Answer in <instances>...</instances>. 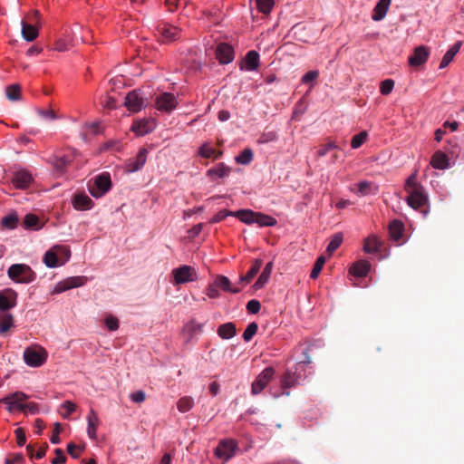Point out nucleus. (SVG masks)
<instances>
[{"mask_svg":"<svg viewBox=\"0 0 464 464\" xmlns=\"http://www.w3.org/2000/svg\"><path fill=\"white\" fill-rule=\"evenodd\" d=\"M203 331V324H199L195 320L189 321L184 326V332L187 333L189 336V339L193 338L195 335L201 334Z\"/></svg>","mask_w":464,"mask_h":464,"instance_id":"4c0bfd02","label":"nucleus"},{"mask_svg":"<svg viewBox=\"0 0 464 464\" xmlns=\"http://www.w3.org/2000/svg\"><path fill=\"white\" fill-rule=\"evenodd\" d=\"M62 430H63V428H62L61 423L55 422L54 426H53V435L51 436V439H50V440L53 444L60 443L61 440H60L59 434L61 433Z\"/></svg>","mask_w":464,"mask_h":464,"instance_id":"052dcab7","label":"nucleus"},{"mask_svg":"<svg viewBox=\"0 0 464 464\" xmlns=\"http://www.w3.org/2000/svg\"><path fill=\"white\" fill-rule=\"evenodd\" d=\"M343 242V234L335 233L332 238L330 243L327 246L326 252L332 255L342 244Z\"/></svg>","mask_w":464,"mask_h":464,"instance_id":"49530a36","label":"nucleus"},{"mask_svg":"<svg viewBox=\"0 0 464 464\" xmlns=\"http://www.w3.org/2000/svg\"><path fill=\"white\" fill-rule=\"evenodd\" d=\"M171 274L173 276V283L175 285H182L188 282H193L198 277L196 269L187 265L173 269Z\"/></svg>","mask_w":464,"mask_h":464,"instance_id":"20e7f679","label":"nucleus"},{"mask_svg":"<svg viewBox=\"0 0 464 464\" xmlns=\"http://www.w3.org/2000/svg\"><path fill=\"white\" fill-rule=\"evenodd\" d=\"M430 164L434 169H445L449 166V158L444 152L438 150L433 154Z\"/></svg>","mask_w":464,"mask_h":464,"instance_id":"b1692460","label":"nucleus"},{"mask_svg":"<svg viewBox=\"0 0 464 464\" xmlns=\"http://www.w3.org/2000/svg\"><path fill=\"white\" fill-rule=\"evenodd\" d=\"M257 9L263 14H269L274 5V0H256Z\"/></svg>","mask_w":464,"mask_h":464,"instance_id":"603ef678","label":"nucleus"},{"mask_svg":"<svg viewBox=\"0 0 464 464\" xmlns=\"http://www.w3.org/2000/svg\"><path fill=\"white\" fill-rule=\"evenodd\" d=\"M338 147L334 142H328L325 145H322L318 150L317 154L320 157L325 156L329 151L336 150Z\"/></svg>","mask_w":464,"mask_h":464,"instance_id":"bf43d9fd","label":"nucleus"},{"mask_svg":"<svg viewBox=\"0 0 464 464\" xmlns=\"http://www.w3.org/2000/svg\"><path fill=\"white\" fill-rule=\"evenodd\" d=\"M261 304L257 300H250L246 304V309L250 314H257L260 311Z\"/></svg>","mask_w":464,"mask_h":464,"instance_id":"e2e57ef3","label":"nucleus"},{"mask_svg":"<svg viewBox=\"0 0 464 464\" xmlns=\"http://www.w3.org/2000/svg\"><path fill=\"white\" fill-rule=\"evenodd\" d=\"M217 333L222 339H230L237 334L236 324L234 323H226L218 327Z\"/></svg>","mask_w":464,"mask_h":464,"instance_id":"cd10ccee","label":"nucleus"},{"mask_svg":"<svg viewBox=\"0 0 464 464\" xmlns=\"http://www.w3.org/2000/svg\"><path fill=\"white\" fill-rule=\"evenodd\" d=\"M198 155L205 159L214 158L218 159L222 156L223 152L221 150H216L213 148L208 147L207 143H204L199 149H198Z\"/></svg>","mask_w":464,"mask_h":464,"instance_id":"e433bc0d","label":"nucleus"},{"mask_svg":"<svg viewBox=\"0 0 464 464\" xmlns=\"http://www.w3.org/2000/svg\"><path fill=\"white\" fill-rule=\"evenodd\" d=\"M237 450V443L236 440L228 439L219 441L218 445L215 449V455L225 460H229L236 453Z\"/></svg>","mask_w":464,"mask_h":464,"instance_id":"423d86ee","label":"nucleus"},{"mask_svg":"<svg viewBox=\"0 0 464 464\" xmlns=\"http://www.w3.org/2000/svg\"><path fill=\"white\" fill-rule=\"evenodd\" d=\"M325 260L326 259H325V257L324 256H320L316 259V261H315V263L314 265V267H313V269L311 271V274H310V277L312 279H316L318 277V276L320 275V273H321V271L323 269V266H324V265L325 263Z\"/></svg>","mask_w":464,"mask_h":464,"instance_id":"8fccbe9b","label":"nucleus"},{"mask_svg":"<svg viewBox=\"0 0 464 464\" xmlns=\"http://www.w3.org/2000/svg\"><path fill=\"white\" fill-rule=\"evenodd\" d=\"M231 169L224 163H218L216 167L208 170L207 175L210 178L216 176L218 178H224L229 175Z\"/></svg>","mask_w":464,"mask_h":464,"instance_id":"72a5a7b5","label":"nucleus"},{"mask_svg":"<svg viewBox=\"0 0 464 464\" xmlns=\"http://www.w3.org/2000/svg\"><path fill=\"white\" fill-rule=\"evenodd\" d=\"M406 201L413 209H420V212L423 213L424 217L428 215V209H421V208L425 207L428 203V197L425 194L424 189L421 191H411V193L408 194Z\"/></svg>","mask_w":464,"mask_h":464,"instance_id":"1a4fd4ad","label":"nucleus"},{"mask_svg":"<svg viewBox=\"0 0 464 464\" xmlns=\"http://www.w3.org/2000/svg\"><path fill=\"white\" fill-rule=\"evenodd\" d=\"M24 226L29 229L38 230L42 227L39 218L34 214H26L24 218Z\"/></svg>","mask_w":464,"mask_h":464,"instance_id":"a19ab883","label":"nucleus"},{"mask_svg":"<svg viewBox=\"0 0 464 464\" xmlns=\"http://www.w3.org/2000/svg\"><path fill=\"white\" fill-rule=\"evenodd\" d=\"M28 399V395L24 393L23 392H15L3 399H1L2 402H14L15 408L19 411H24V401Z\"/></svg>","mask_w":464,"mask_h":464,"instance_id":"a211bd4d","label":"nucleus"},{"mask_svg":"<svg viewBox=\"0 0 464 464\" xmlns=\"http://www.w3.org/2000/svg\"><path fill=\"white\" fill-rule=\"evenodd\" d=\"M302 371H304V369H301L298 365H295L294 368L287 369L281 377L282 388L289 389L298 385L303 378L301 373Z\"/></svg>","mask_w":464,"mask_h":464,"instance_id":"6e6552de","label":"nucleus"},{"mask_svg":"<svg viewBox=\"0 0 464 464\" xmlns=\"http://www.w3.org/2000/svg\"><path fill=\"white\" fill-rule=\"evenodd\" d=\"M72 160V157L69 155L54 156L51 160V163L58 174H63L66 171L68 166L71 164Z\"/></svg>","mask_w":464,"mask_h":464,"instance_id":"6ab92c4d","label":"nucleus"},{"mask_svg":"<svg viewBox=\"0 0 464 464\" xmlns=\"http://www.w3.org/2000/svg\"><path fill=\"white\" fill-rule=\"evenodd\" d=\"M194 405V400L192 397L184 396L181 397L177 402V408L180 412H187L192 409Z\"/></svg>","mask_w":464,"mask_h":464,"instance_id":"a18cd8bd","label":"nucleus"},{"mask_svg":"<svg viewBox=\"0 0 464 464\" xmlns=\"http://www.w3.org/2000/svg\"><path fill=\"white\" fill-rule=\"evenodd\" d=\"M111 188V176L107 172L99 174L88 182V190L90 194L99 198L105 195Z\"/></svg>","mask_w":464,"mask_h":464,"instance_id":"f03ea898","label":"nucleus"},{"mask_svg":"<svg viewBox=\"0 0 464 464\" xmlns=\"http://www.w3.org/2000/svg\"><path fill=\"white\" fill-rule=\"evenodd\" d=\"M105 324L110 331H115L119 328V320L110 315L105 318Z\"/></svg>","mask_w":464,"mask_h":464,"instance_id":"0e129e2a","label":"nucleus"},{"mask_svg":"<svg viewBox=\"0 0 464 464\" xmlns=\"http://www.w3.org/2000/svg\"><path fill=\"white\" fill-rule=\"evenodd\" d=\"M32 181V175L26 170L16 171L12 178V183L19 189L27 188Z\"/></svg>","mask_w":464,"mask_h":464,"instance_id":"dca6fc26","label":"nucleus"},{"mask_svg":"<svg viewBox=\"0 0 464 464\" xmlns=\"http://www.w3.org/2000/svg\"><path fill=\"white\" fill-rule=\"evenodd\" d=\"M391 1L392 0H380L372 11V19L374 21L382 20L386 15Z\"/></svg>","mask_w":464,"mask_h":464,"instance_id":"412c9836","label":"nucleus"},{"mask_svg":"<svg viewBox=\"0 0 464 464\" xmlns=\"http://www.w3.org/2000/svg\"><path fill=\"white\" fill-rule=\"evenodd\" d=\"M214 284L218 288H220L225 292L237 294L240 291L239 288H232L230 280L225 276H218L214 281Z\"/></svg>","mask_w":464,"mask_h":464,"instance_id":"7c9ffc66","label":"nucleus"},{"mask_svg":"<svg viewBox=\"0 0 464 464\" xmlns=\"http://www.w3.org/2000/svg\"><path fill=\"white\" fill-rule=\"evenodd\" d=\"M403 229V224L399 220H393L389 225L390 235L396 241L402 237Z\"/></svg>","mask_w":464,"mask_h":464,"instance_id":"58836bf2","label":"nucleus"},{"mask_svg":"<svg viewBox=\"0 0 464 464\" xmlns=\"http://www.w3.org/2000/svg\"><path fill=\"white\" fill-rule=\"evenodd\" d=\"M125 105L129 111L138 112L146 106V102L138 91H132L126 95Z\"/></svg>","mask_w":464,"mask_h":464,"instance_id":"ddd939ff","label":"nucleus"},{"mask_svg":"<svg viewBox=\"0 0 464 464\" xmlns=\"http://www.w3.org/2000/svg\"><path fill=\"white\" fill-rule=\"evenodd\" d=\"M82 449L76 446L74 443H69L67 445V452L70 454V456L73 459H78L80 451H82Z\"/></svg>","mask_w":464,"mask_h":464,"instance_id":"338daca9","label":"nucleus"},{"mask_svg":"<svg viewBox=\"0 0 464 464\" xmlns=\"http://www.w3.org/2000/svg\"><path fill=\"white\" fill-rule=\"evenodd\" d=\"M404 189L409 194L413 190L421 191L424 188L417 181L416 174H412L407 179Z\"/></svg>","mask_w":464,"mask_h":464,"instance_id":"37998d69","label":"nucleus"},{"mask_svg":"<svg viewBox=\"0 0 464 464\" xmlns=\"http://www.w3.org/2000/svg\"><path fill=\"white\" fill-rule=\"evenodd\" d=\"M235 52L233 47L227 43H220L216 48V57L222 64L230 63L234 60Z\"/></svg>","mask_w":464,"mask_h":464,"instance_id":"2eb2a0df","label":"nucleus"},{"mask_svg":"<svg viewBox=\"0 0 464 464\" xmlns=\"http://www.w3.org/2000/svg\"><path fill=\"white\" fill-rule=\"evenodd\" d=\"M371 265L366 260H361L356 263H354L351 268L350 273L357 277H363L365 276L369 270H370Z\"/></svg>","mask_w":464,"mask_h":464,"instance_id":"5701e85b","label":"nucleus"},{"mask_svg":"<svg viewBox=\"0 0 464 464\" xmlns=\"http://www.w3.org/2000/svg\"><path fill=\"white\" fill-rule=\"evenodd\" d=\"M394 87V81L386 79L381 82L380 92L382 95H388L392 92Z\"/></svg>","mask_w":464,"mask_h":464,"instance_id":"4d7b16f0","label":"nucleus"},{"mask_svg":"<svg viewBox=\"0 0 464 464\" xmlns=\"http://www.w3.org/2000/svg\"><path fill=\"white\" fill-rule=\"evenodd\" d=\"M61 407L65 410V412L61 413L64 419H67L76 410V405L71 401H65Z\"/></svg>","mask_w":464,"mask_h":464,"instance_id":"13d9d810","label":"nucleus"},{"mask_svg":"<svg viewBox=\"0 0 464 464\" xmlns=\"http://www.w3.org/2000/svg\"><path fill=\"white\" fill-rule=\"evenodd\" d=\"M87 281L85 276H72L68 277L56 284L53 293L60 294L69 289L83 285Z\"/></svg>","mask_w":464,"mask_h":464,"instance_id":"9b49d317","label":"nucleus"},{"mask_svg":"<svg viewBox=\"0 0 464 464\" xmlns=\"http://www.w3.org/2000/svg\"><path fill=\"white\" fill-rule=\"evenodd\" d=\"M257 330H258L257 324L255 323V322L250 323L246 326V330H245V332L243 334L244 340L246 342H249L253 338V336L256 334Z\"/></svg>","mask_w":464,"mask_h":464,"instance_id":"864d4df0","label":"nucleus"},{"mask_svg":"<svg viewBox=\"0 0 464 464\" xmlns=\"http://www.w3.org/2000/svg\"><path fill=\"white\" fill-rule=\"evenodd\" d=\"M99 426V419L96 412L92 409L88 415L87 433L91 439L96 438V430Z\"/></svg>","mask_w":464,"mask_h":464,"instance_id":"c756f323","label":"nucleus"},{"mask_svg":"<svg viewBox=\"0 0 464 464\" xmlns=\"http://www.w3.org/2000/svg\"><path fill=\"white\" fill-rule=\"evenodd\" d=\"M18 223L16 214H9L2 218V225L9 229L14 228Z\"/></svg>","mask_w":464,"mask_h":464,"instance_id":"3c124183","label":"nucleus"},{"mask_svg":"<svg viewBox=\"0 0 464 464\" xmlns=\"http://www.w3.org/2000/svg\"><path fill=\"white\" fill-rule=\"evenodd\" d=\"M259 65V54L256 51H249L245 57L244 65L241 66V69H246V71H255L257 69Z\"/></svg>","mask_w":464,"mask_h":464,"instance_id":"4be33fe9","label":"nucleus"},{"mask_svg":"<svg viewBox=\"0 0 464 464\" xmlns=\"http://www.w3.org/2000/svg\"><path fill=\"white\" fill-rule=\"evenodd\" d=\"M130 399L133 402L141 403L146 399V394L143 391H137L130 394Z\"/></svg>","mask_w":464,"mask_h":464,"instance_id":"774afa93","label":"nucleus"},{"mask_svg":"<svg viewBox=\"0 0 464 464\" xmlns=\"http://www.w3.org/2000/svg\"><path fill=\"white\" fill-rule=\"evenodd\" d=\"M148 150L141 148L136 157L129 159L125 163L127 172L132 173L140 170L146 163Z\"/></svg>","mask_w":464,"mask_h":464,"instance_id":"f8f14e48","label":"nucleus"},{"mask_svg":"<svg viewBox=\"0 0 464 464\" xmlns=\"http://www.w3.org/2000/svg\"><path fill=\"white\" fill-rule=\"evenodd\" d=\"M356 188H352V191L355 192L359 196H367L372 193H375L377 188L370 181L363 180L354 185Z\"/></svg>","mask_w":464,"mask_h":464,"instance_id":"a878e982","label":"nucleus"},{"mask_svg":"<svg viewBox=\"0 0 464 464\" xmlns=\"http://www.w3.org/2000/svg\"><path fill=\"white\" fill-rule=\"evenodd\" d=\"M428 57V49L425 46L420 45L415 48L413 54L409 57V63L413 67L420 66L426 63Z\"/></svg>","mask_w":464,"mask_h":464,"instance_id":"f3484780","label":"nucleus"},{"mask_svg":"<svg viewBox=\"0 0 464 464\" xmlns=\"http://www.w3.org/2000/svg\"><path fill=\"white\" fill-rule=\"evenodd\" d=\"M272 270H273V262H269L266 265L261 275L259 276V277L257 278V280L255 282V284L253 285V287L256 290L261 289L268 282V279L270 278Z\"/></svg>","mask_w":464,"mask_h":464,"instance_id":"bb28decb","label":"nucleus"},{"mask_svg":"<svg viewBox=\"0 0 464 464\" xmlns=\"http://www.w3.org/2000/svg\"><path fill=\"white\" fill-rule=\"evenodd\" d=\"M17 303V293L12 288L0 291V310L8 311L14 308Z\"/></svg>","mask_w":464,"mask_h":464,"instance_id":"4468645a","label":"nucleus"},{"mask_svg":"<svg viewBox=\"0 0 464 464\" xmlns=\"http://www.w3.org/2000/svg\"><path fill=\"white\" fill-rule=\"evenodd\" d=\"M47 359V352L41 346H30L24 352V361L31 367H40Z\"/></svg>","mask_w":464,"mask_h":464,"instance_id":"7ed1b4c3","label":"nucleus"},{"mask_svg":"<svg viewBox=\"0 0 464 464\" xmlns=\"http://www.w3.org/2000/svg\"><path fill=\"white\" fill-rule=\"evenodd\" d=\"M22 36L27 42H32L38 36V30L35 26L22 21Z\"/></svg>","mask_w":464,"mask_h":464,"instance_id":"c85d7f7f","label":"nucleus"},{"mask_svg":"<svg viewBox=\"0 0 464 464\" xmlns=\"http://www.w3.org/2000/svg\"><path fill=\"white\" fill-rule=\"evenodd\" d=\"M157 33L163 43H170L180 37L181 30L169 24H160L157 26Z\"/></svg>","mask_w":464,"mask_h":464,"instance_id":"9d476101","label":"nucleus"},{"mask_svg":"<svg viewBox=\"0 0 464 464\" xmlns=\"http://www.w3.org/2000/svg\"><path fill=\"white\" fill-rule=\"evenodd\" d=\"M253 160V151L251 149H245L238 156L236 157V161L239 164L247 165Z\"/></svg>","mask_w":464,"mask_h":464,"instance_id":"09e8293b","label":"nucleus"},{"mask_svg":"<svg viewBox=\"0 0 464 464\" xmlns=\"http://www.w3.org/2000/svg\"><path fill=\"white\" fill-rule=\"evenodd\" d=\"M14 324L13 315L10 314H0V334L6 333Z\"/></svg>","mask_w":464,"mask_h":464,"instance_id":"c03bdc74","label":"nucleus"},{"mask_svg":"<svg viewBox=\"0 0 464 464\" xmlns=\"http://www.w3.org/2000/svg\"><path fill=\"white\" fill-rule=\"evenodd\" d=\"M5 96L11 102L20 101L22 98L21 86L17 83L6 86Z\"/></svg>","mask_w":464,"mask_h":464,"instance_id":"f704fd0d","label":"nucleus"},{"mask_svg":"<svg viewBox=\"0 0 464 464\" xmlns=\"http://www.w3.org/2000/svg\"><path fill=\"white\" fill-rule=\"evenodd\" d=\"M256 212L250 209H240L234 211V217L237 218L241 222L247 225L254 224Z\"/></svg>","mask_w":464,"mask_h":464,"instance_id":"2f4dec72","label":"nucleus"},{"mask_svg":"<svg viewBox=\"0 0 464 464\" xmlns=\"http://www.w3.org/2000/svg\"><path fill=\"white\" fill-rule=\"evenodd\" d=\"M367 139V132L362 131L356 135H354L351 141V146L353 149H358L361 147Z\"/></svg>","mask_w":464,"mask_h":464,"instance_id":"5fc2aeb1","label":"nucleus"},{"mask_svg":"<svg viewBox=\"0 0 464 464\" xmlns=\"http://www.w3.org/2000/svg\"><path fill=\"white\" fill-rule=\"evenodd\" d=\"M44 263L48 267H56L59 266V259L55 252L49 250L44 254Z\"/></svg>","mask_w":464,"mask_h":464,"instance_id":"de8ad7c7","label":"nucleus"},{"mask_svg":"<svg viewBox=\"0 0 464 464\" xmlns=\"http://www.w3.org/2000/svg\"><path fill=\"white\" fill-rule=\"evenodd\" d=\"M381 244L377 237H369L364 240V246L363 250L366 253L372 254L378 252L380 249Z\"/></svg>","mask_w":464,"mask_h":464,"instance_id":"79ce46f5","label":"nucleus"},{"mask_svg":"<svg viewBox=\"0 0 464 464\" xmlns=\"http://www.w3.org/2000/svg\"><path fill=\"white\" fill-rule=\"evenodd\" d=\"M319 76L318 71H309L302 77V82L308 84L315 81Z\"/></svg>","mask_w":464,"mask_h":464,"instance_id":"680f3d73","label":"nucleus"},{"mask_svg":"<svg viewBox=\"0 0 464 464\" xmlns=\"http://www.w3.org/2000/svg\"><path fill=\"white\" fill-rule=\"evenodd\" d=\"M275 374L272 367L265 368L256 378L251 386V393L253 395L259 394L269 383Z\"/></svg>","mask_w":464,"mask_h":464,"instance_id":"0eeeda50","label":"nucleus"},{"mask_svg":"<svg viewBox=\"0 0 464 464\" xmlns=\"http://www.w3.org/2000/svg\"><path fill=\"white\" fill-rule=\"evenodd\" d=\"M461 45H462V42L458 41L447 51V53L444 54L442 60L440 62V69L447 67L451 63L454 56L459 53Z\"/></svg>","mask_w":464,"mask_h":464,"instance_id":"393cba45","label":"nucleus"},{"mask_svg":"<svg viewBox=\"0 0 464 464\" xmlns=\"http://www.w3.org/2000/svg\"><path fill=\"white\" fill-rule=\"evenodd\" d=\"M72 204L77 210H88L93 206L92 200L84 193L76 194Z\"/></svg>","mask_w":464,"mask_h":464,"instance_id":"aec40b11","label":"nucleus"},{"mask_svg":"<svg viewBox=\"0 0 464 464\" xmlns=\"http://www.w3.org/2000/svg\"><path fill=\"white\" fill-rule=\"evenodd\" d=\"M8 277L20 284H29L35 280L36 274L25 264H14L7 270Z\"/></svg>","mask_w":464,"mask_h":464,"instance_id":"f257e3e1","label":"nucleus"},{"mask_svg":"<svg viewBox=\"0 0 464 464\" xmlns=\"http://www.w3.org/2000/svg\"><path fill=\"white\" fill-rule=\"evenodd\" d=\"M178 100L173 93L162 92L156 96L155 106L157 110L169 113L178 106Z\"/></svg>","mask_w":464,"mask_h":464,"instance_id":"39448f33","label":"nucleus"},{"mask_svg":"<svg viewBox=\"0 0 464 464\" xmlns=\"http://www.w3.org/2000/svg\"><path fill=\"white\" fill-rule=\"evenodd\" d=\"M262 266V260L256 259L254 264L252 265L251 268L248 270V272L245 276H241L239 278V281L241 283H249L259 272L260 268Z\"/></svg>","mask_w":464,"mask_h":464,"instance_id":"473e14b6","label":"nucleus"},{"mask_svg":"<svg viewBox=\"0 0 464 464\" xmlns=\"http://www.w3.org/2000/svg\"><path fill=\"white\" fill-rule=\"evenodd\" d=\"M130 130L139 136H143L151 131V126L148 121H139L133 122Z\"/></svg>","mask_w":464,"mask_h":464,"instance_id":"c9c22d12","label":"nucleus"},{"mask_svg":"<svg viewBox=\"0 0 464 464\" xmlns=\"http://www.w3.org/2000/svg\"><path fill=\"white\" fill-rule=\"evenodd\" d=\"M54 453L56 454V458L52 460V464H64L66 461V457L62 449H55Z\"/></svg>","mask_w":464,"mask_h":464,"instance_id":"69168bd1","label":"nucleus"},{"mask_svg":"<svg viewBox=\"0 0 464 464\" xmlns=\"http://www.w3.org/2000/svg\"><path fill=\"white\" fill-rule=\"evenodd\" d=\"M229 216L234 217V211L223 209V210L218 211L217 214H215L209 222L212 224L218 223Z\"/></svg>","mask_w":464,"mask_h":464,"instance_id":"6e6d98bb","label":"nucleus"},{"mask_svg":"<svg viewBox=\"0 0 464 464\" xmlns=\"http://www.w3.org/2000/svg\"><path fill=\"white\" fill-rule=\"evenodd\" d=\"M254 223L258 224L260 227H273L276 224V219L271 216L256 212Z\"/></svg>","mask_w":464,"mask_h":464,"instance_id":"ea45409f","label":"nucleus"}]
</instances>
